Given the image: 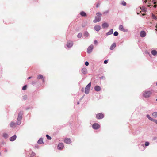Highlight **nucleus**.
Here are the masks:
<instances>
[{"mask_svg": "<svg viewBox=\"0 0 157 157\" xmlns=\"http://www.w3.org/2000/svg\"><path fill=\"white\" fill-rule=\"evenodd\" d=\"M31 78V77H29L28 78V79H29Z\"/></svg>", "mask_w": 157, "mask_h": 157, "instance_id": "48", "label": "nucleus"}, {"mask_svg": "<svg viewBox=\"0 0 157 157\" xmlns=\"http://www.w3.org/2000/svg\"><path fill=\"white\" fill-rule=\"evenodd\" d=\"M43 78V76L40 74L38 75L37 76V78L38 79H40L42 78Z\"/></svg>", "mask_w": 157, "mask_h": 157, "instance_id": "30", "label": "nucleus"}, {"mask_svg": "<svg viewBox=\"0 0 157 157\" xmlns=\"http://www.w3.org/2000/svg\"><path fill=\"white\" fill-rule=\"evenodd\" d=\"M23 113L22 112H20L18 114L17 119L21 121Z\"/></svg>", "mask_w": 157, "mask_h": 157, "instance_id": "9", "label": "nucleus"}, {"mask_svg": "<svg viewBox=\"0 0 157 157\" xmlns=\"http://www.w3.org/2000/svg\"><path fill=\"white\" fill-rule=\"evenodd\" d=\"M1 155V153L0 152V155Z\"/></svg>", "mask_w": 157, "mask_h": 157, "instance_id": "54", "label": "nucleus"}, {"mask_svg": "<svg viewBox=\"0 0 157 157\" xmlns=\"http://www.w3.org/2000/svg\"><path fill=\"white\" fill-rule=\"evenodd\" d=\"M94 29L97 31H99L101 29V27L99 25H96L94 26Z\"/></svg>", "mask_w": 157, "mask_h": 157, "instance_id": "13", "label": "nucleus"}, {"mask_svg": "<svg viewBox=\"0 0 157 157\" xmlns=\"http://www.w3.org/2000/svg\"><path fill=\"white\" fill-rule=\"evenodd\" d=\"M144 2L145 3H146V2H147V0H145V1H144Z\"/></svg>", "mask_w": 157, "mask_h": 157, "instance_id": "49", "label": "nucleus"}, {"mask_svg": "<svg viewBox=\"0 0 157 157\" xmlns=\"http://www.w3.org/2000/svg\"><path fill=\"white\" fill-rule=\"evenodd\" d=\"M94 42V44H97L98 43V42L97 40H95Z\"/></svg>", "mask_w": 157, "mask_h": 157, "instance_id": "44", "label": "nucleus"}, {"mask_svg": "<svg viewBox=\"0 0 157 157\" xmlns=\"http://www.w3.org/2000/svg\"><path fill=\"white\" fill-rule=\"evenodd\" d=\"M149 145V143L148 142H146L145 143V145L146 146H148Z\"/></svg>", "mask_w": 157, "mask_h": 157, "instance_id": "36", "label": "nucleus"}, {"mask_svg": "<svg viewBox=\"0 0 157 157\" xmlns=\"http://www.w3.org/2000/svg\"><path fill=\"white\" fill-rule=\"evenodd\" d=\"M80 15L82 16H83V17H85L86 16V13L83 11H82V12H81Z\"/></svg>", "mask_w": 157, "mask_h": 157, "instance_id": "23", "label": "nucleus"}, {"mask_svg": "<svg viewBox=\"0 0 157 157\" xmlns=\"http://www.w3.org/2000/svg\"><path fill=\"white\" fill-rule=\"evenodd\" d=\"M21 121L17 119L16 123L17 125H20L21 124Z\"/></svg>", "mask_w": 157, "mask_h": 157, "instance_id": "28", "label": "nucleus"}, {"mask_svg": "<svg viewBox=\"0 0 157 157\" xmlns=\"http://www.w3.org/2000/svg\"><path fill=\"white\" fill-rule=\"evenodd\" d=\"M151 53L153 56H156L157 54V50L154 49H152Z\"/></svg>", "mask_w": 157, "mask_h": 157, "instance_id": "15", "label": "nucleus"}, {"mask_svg": "<svg viewBox=\"0 0 157 157\" xmlns=\"http://www.w3.org/2000/svg\"><path fill=\"white\" fill-rule=\"evenodd\" d=\"M37 143L39 144H41L43 143V139L42 138H40L38 141Z\"/></svg>", "mask_w": 157, "mask_h": 157, "instance_id": "22", "label": "nucleus"}, {"mask_svg": "<svg viewBox=\"0 0 157 157\" xmlns=\"http://www.w3.org/2000/svg\"><path fill=\"white\" fill-rule=\"evenodd\" d=\"M152 17L153 19H156L157 18L153 14H152Z\"/></svg>", "mask_w": 157, "mask_h": 157, "instance_id": "38", "label": "nucleus"}, {"mask_svg": "<svg viewBox=\"0 0 157 157\" xmlns=\"http://www.w3.org/2000/svg\"><path fill=\"white\" fill-rule=\"evenodd\" d=\"M155 27H156L155 30H156V31L157 32V25Z\"/></svg>", "mask_w": 157, "mask_h": 157, "instance_id": "46", "label": "nucleus"}, {"mask_svg": "<svg viewBox=\"0 0 157 157\" xmlns=\"http://www.w3.org/2000/svg\"><path fill=\"white\" fill-rule=\"evenodd\" d=\"M156 101H157V98L156 99Z\"/></svg>", "mask_w": 157, "mask_h": 157, "instance_id": "55", "label": "nucleus"}, {"mask_svg": "<svg viewBox=\"0 0 157 157\" xmlns=\"http://www.w3.org/2000/svg\"><path fill=\"white\" fill-rule=\"evenodd\" d=\"M82 36V34L81 33H79L77 35V36L78 38H81Z\"/></svg>", "mask_w": 157, "mask_h": 157, "instance_id": "32", "label": "nucleus"}, {"mask_svg": "<svg viewBox=\"0 0 157 157\" xmlns=\"http://www.w3.org/2000/svg\"><path fill=\"white\" fill-rule=\"evenodd\" d=\"M113 35L114 36H117L118 35V33L117 31H115L113 33Z\"/></svg>", "mask_w": 157, "mask_h": 157, "instance_id": "33", "label": "nucleus"}, {"mask_svg": "<svg viewBox=\"0 0 157 157\" xmlns=\"http://www.w3.org/2000/svg\"><path fill=\"white\" fill-rule=\"evenodd\" d=\"M109 11L108 10H107L106 11H105L104 13H103V14H106V13H109Z\"/></svg>", "mask_w": 157, "mask_h": 157, "instance_id": "41", "label": "nucleus"}, {"mask_svg": "<svg viewBox=\"0 0 157 157\" xmlns=\"http://www.w3.org/2000/svg\"><path fill=\"white\" fill-rule=\"evenodd\" d=\"M89 63L87 61H86L85 62V65L86 66H87L89 65Z\"/></svg>", "mask_w": 157, "mask_h": 157, "instance_id": "40", "label": "nucleus"}, {"mask_svg": "<svg viewBox=\"0 0 157 157\" xmlns=\"http://www.w3.org/2000/svg\"><path fill=\"white\" fill-rule=\"evenodd\" d=\"M152 121L154 122L156 124H157V120H154L153 119Z\"/></svg>", "mask_w": 157, "mask_h": 157, "instance_id": "42", "label": "nucleus"}, {"mask_svg": "<svg viewBox=\"0 0 157 157\" xmlns=\"http://www.w3.org/2000/svg\"><path fill=\"white\" fill-rule=\"evenodd\" d=\"M84 35L86 37H88L89 36V33L88 32L85 31L84 33Z\"/></svg>", "mask_w": 157, "mask_h": 157, "instance_id": "24", "label": "nucleus"}, {"mask_svg": "<svg viewBox=\"0 0 157 157\" xmlns=\"http://www.w3.org/2000/svg\"><path fill=\"white\" fill-rule=\"evenodd\" d=\"M93 128L94 129H97L100 128V125L98 124L95 123L92 125Z\"/></svg>", "mask_w": 157, "mask_h": 157, "instance_id": "10", "label": "nucleus"}, {"mask_svg": "<svg viewBox=\"0 0 157 157\" xmlns=\"http://www.w3.org/2000/svg\"><path fill=\"white\" fill-rule=\"evenodd\" d=\"M113 29H110L109 31L107 32L106 33V35L107 36H109V35H111L113 34Z\"/></svg>", "mask_w": 157, "mask_h": 157, "instance_id": "18", "label": "nucleus"}, {"mask_svg": "<svg viewBox=\"0 0 157 157\" xmlns=\"http://www.w3.org/2000/svg\"><path fill=\"white\" fill-rule=\"evenodd\" d=\"M64 141L67 144H69L71 143V140L69 138L65 139L64 140Z\"/></svg>", "mask_w": 157, "mask_h": 157, "instance_id": "14", "label": "nucleus"}, {"mask_svg": "<svg viewBox=\"0 0 157 157\" xmlns=\"http://www.w3.org/2000/svg\"><path fill=\"white\" fill-rule=\"evenodd\" d=\"M16 137H17V136H16V135H14L13 136L11 137L10 138V141H14L16 139Z\"/></svg>", "mask_w": 157, "mask_h": 157, "instance_id": "16", "label": "nucleus"}, {"mask_svg": "<svg viewBox=\"0 0 157 157\" xmlns=\"http://www.w3.org/2000/svg\"><path fill=\"white\" fill-rule=\"evenodd\" d=\"M91 83L90 82L86 87L85 93L86 94H88L89 92L91 87Z\"/></svg>", "mask_w": 157, "mask_h": 157, "instance_id": "2", "label": "nucleus"}, {"mask_svg": "<svg viewBox=\"0 0 157 157\" xmlns=\"http://www.w3.org/2000/svg\"><path fill=\"white\" fill-rule=\"evenodd\" d=\"M104 64H107L108 63V60H105L104 61Z\"/></svg>", "mask_w": 157, "mask_h": 157, "instance_id": "43", "label": "nucleus"}, {"mask_svg": "<svg viewBox=\"0 0 157 157\" xmlns=\"http://www.w3.org/2000/svg\"><path fill=\"white\" fill-rule=\"evenodd\" d=\"M26 88H27V86L25 85L22 87V89L23 90H25L26 89Z\"/></svg>", "mask_w": 157, "mask_h": 157, "instance_id": "37", "label": "nucleus"}, {"mask_svg": "<svg viewBox=\"0 0 157 157\" xmlns=\"http://www.w3.org/2000/svg\"><path fill=\"white\" fill-rule=\"evenodd\" d=\"M15 124V123L12 122L10 124V126L11 127H13Z\"/></svg>", "mask_w": 157, "mask_h": 157, "instance_id": "29", "label": "nucleus"}, {"mask_svg": "<svg viewBox=\"0 0 157 157\" xmlns=\"http://www.w3.org/2000/svg\"><path fill=\"white\" fill-rule=\"evenodd\" d=\"M122 4L123 6H126V3L124 1H123L122 2Z\"/></svg>", "mask_w": 157, "mask_h": 157, "instance_id": "39", "label": "nucleus"}, {"mask_svg": "<svg viewBox=\"0 0 157 157\" xmlns=\"http://www.w3.org/2000/svg\"><path fill=\"white\" fill-rule=\"evenodd\" d=\"M109 26V25L107 23H104L102 25V27L103 28H107Z\"/></svg>", "mask_w": 157, "mask_h": 157, "instance_id": "20", "label": "nucleus"}, {"mask_svg": "<svg viewBox=\"0 0 157 157\" xmlns=\"http://www.w3.org/2000/svg\"><path fill=\"white\" fill-rule=\"evenodd\" d=\"M79 104V102H77V104H78V105Z\"/></svg>", "mask_w": 157, "mask_h": 157, "instance_id": "51", "label": "nucleus"}, {"mask_svg": "<svg viewBox=\"0 0 157 157\" xmlns=\"http://www.w3.org/2000/svg\"><path fill=\"white\" fill-rule=\"evenodd\" d=\"M152 3H153V4H154V5H148V7H150V8H151L153 6L155 8L157 6L155 5L156 3H157V0H153L152 1Z\"/></svg>", "mask_w": 157, "mask_h": 157, "instance_id": "4", "label": "nucleus"}, {"mask_svg": "<svg viewBox=\"0 0 157 157\" xmlns=\"http://www.w3.org/2000/svg\"><path fill=\"white\" fill-rule=\"evenodd\" d=\"M140 35L141 37H144L146 35V33L144 31H142L140 32Z\"/></svg>", "mask_w": 157, "mask_h": 157, "instance_id": "11", "label": "nucleus"}, {"mask_svg": "<svg viewBox=\"0 0 157 157\" xmlns=\"http://www.w3.org/2000/svg\"><path fill=\"white\" fill-rule=\"evenodd\" d=\"M5 152H6L7 151V150H5Z\"/></svg>", "mask_w": 157, "mask_h": 157, "instance_id": "50", "label": "nucleus"}, {"mask_svg": "<svg viewBox=\"0 0 157 157\" xmlns=\"http://www.w3.org/2000/svg\"><path fill=\"white\" fill-rule=\"evenodd\" d=\"M73 44L72 41L68 42L67 43V46L68 48H71Z\"/></svg>", "mask_w": 157, "mask_h": 157, "instance_id": "12", "label": "nucleus"}, {"mask_svg": "<svg viewBox=\"0 0 157 157\" xmlns=\"http://www.w3.org/2000/svg\"><path fill=\"white\" fill-rule=\"evenodd\" d=\"M36 155V154L34 152H32L30 155V157H33Z\"/></svg>", "mask_w": 157, "mask_h": 157, "instance_id": "34", "label": "nucleus"}, {"mask_svg": "<svg viewBox=\"0 0 157 157\" xmlns=\"http://www.w3.org/2000/svg\"><path fill=\"white\" fill-rule=\"evenodd\" d=\"M146 117H147L151 121H153V119L151 117L150 115L148 114H147V115H146Z\"/></svg>", "mask_w": 157, "mask_h": 157, "instance_id": "26", "label": "nucleus"}, {"mask_svg": "<svg viewBox=\"0 0 157 157\" xmlns=\"http://www.w3.org/2000/svg\"><path fill=\"white\" fill-rule=\"evenodd\" d=\"M116 46V44L115 43H113L110 47V49L111 50L114 48Z\"/></svg>", "mask_w": 157, "mask_h": 157, "instance_id": "19", "label": "nucleus"}, {"mask_svg": "<svg viewBox=\"0 0 157 157\" xmlns=\"http://www.w3.org/2000/svg\"><path fill=\"white\" fill-rule=\"evenodd\" d=\"M81 90H82V92H83V91H84V88H82Z\"/></svg>", "mask_w": 157, "mask_h": 157, "instance_id": "47", "label": "nucleus"}, {"mask_svg": "<svg viewBox=\"0 0 157 157\" xmlns=\"http://www.w3.org/2000/svg\"><path fill=\"white\" fill-rule=\"evenodd\" d=\"M96 118L98 119H102L104 117V115L103 114L99 113L96 115Z\"/></svg>", "mask_w": 157, "mask_h": 157, "instance_id": "6", "label": "nucleus"}, {"mask_svg": "<svg viewBox=\"0 0 157 157\" xmlns=\"http://www.w3.org/2000/svg\"><path fill=\"white\" fill-rule=\"evenodd\" d=\"M99 5H100V3H98L97 4V5H96V7H99Z\"/></svg>", "mask_w": 157, "mask_h": 157, "instance_id": "45", "label": "nucleus"}, {"mask_svg": "<svg viewBox=\"0 0 157 157\" xmlns=\"http://www.w3.org/2000/svg\"><path fill=\"white\" fill-rule=\"evenodd\" d=\"M119 29L122 31L127 32L128 30L127 29H125L122 25H120L119 26Z\"/></svg>", "mask_w": 157, "mask_h": 157, "instance_id": "3", "label": "nucleus"}, {"mask_svg": "<svg viewBox=\"0 0 157 157\" xmlns=\"http://www.w3.org/2000/svg\"><path fill=\"white\" fill-rule=\"evenodd\" d=\"M96 15H97V17H101L102 14H101L99 12H98L96 13Z\"/></svg>", "mask_w": 157, "mask_h": 157, "instance_id": "31", "label": "nucleus"}, {"mask_svg": "<svg viewBox=\"0 0 157 157\" xmlns=\"http://www.w3.org/2000/svg\"><path fill=\"white\" fill-rule=\"evenodd\" d=\"M64 147V145L63 143H59L58 146L57 148L59 150H62Z\"/></svg>", "mask_w": 157, "mask_h": 157, "instance_id": "7", "label": "nucleus"}, {"mask_svg": "<svg viewBox=\"0 0 157 157\" xmlns=\"http://www.w3.org/2000/svg\"><path fill=\"white\" fill-rule=\"evenodd\" d=\"M137 14H139V13H137Z\"/></svg>", "mask_w": 157, "mask_h": 157, "instance_id": "52", "label": "nucleus"}, {"mask_svg": "<svg viewBox=\"0 0 157 157\" xmlns=\"http://www.w3.org/2000/svg\"><path fill=\"white\" fill-rule=\"evenodd\" d=\"M94 46L93 45H91L87 49V52L88 53H90L93 49Z\"/></svg>", "mask_w": 157, "mask_h": 157, "instance_id": "5", "label": "nucleus"}, {"mask_svg": "<svg viewBox=\"0 0 157 157\" xmlns=\"http://www.w3.org/2000/svg\"><path fill=\"white\" fill-rule=\"evenodd\" d=\"M46 136L47 139L48 140H51V137L50 136L48 135H46Z\"/></svg>", "mask_w": 157, "mask_h": 157, "instance_id": "35", "label": "nucleus"}, {"mask_svg": "<svg viewBox=\"0 0 157 157\" xmlns=\"http://www.w3.org/2000/svg\"><path fill=\"white\" fill-rule=\"evenodd\" d=\"M156 85H157V82H156Z\"/></svg>", "mask_w": 157, "mask_h": 157, "instance_id": "53", "label": "nucleus"}, {"mask_svg": "<svg viewBox=\"0 0 157 157\" xmlns=\"http://www.w3.org/2000/svg\"><path fill=\"white\" fill-rule=\"evenodd\" d=\"M101 19V17L96 16L95 17V19L93 21V22L94 23H97V22H99L100 21Z\"/></svg>", "mask_w": 157, "mask_h": 157, "instance_id": "8", "label": "nucleus"}, {"mask_svg": "<svg viewBox=\"0 0 157 157\" xmlns=\"http://www.w3.org/2000/svg\"><path fill=\"white\" fill-rule=\"evenodd\" d=\"M3 137L5 138H7L8 137V136L7 134L6 133H4L3 134Z\"/></svg>", "mask_w": 157, "mask_h": 157, "instance_id": "25", "label": "nucleus"}, {"mask_svg": "<svg viewBox=\"0 0 157 157\" xmlns=\"http://www.w3.org/2000/svg\"><path fill=\"white\" fill-rule=\"evenodd\" d=\"M82 72L84 74H86L87 73V70L85 68H83L82 70Z\"/></svg>", "mask_w": 157, "mask_h": 157, "instance_id": "21", "label": "nucleus"}, {"mask_svg": "<svg viewBox=\"0 0 157 157\" xmlns=\"http://www.w3.org/2000/svg\"><path fill=\"white\" fill-rule=\"evenodd\" d=\"M152 92L150 91L146 90L143 92V95L145 98H148L150 97Z\"/></svg>", "mask_w": 157, "mask_h": 157, "instance_id": "1", "label": "nucleus"}, {"mask_svg": "<svg viewBox=\"0 0 157 157\" xmlns=\"http://www.w3.org/2000/svg\"><path fill=\"white\" fill-rule=\"evenodd\" d=\"M101 87L98 86H96L94 87V90L96 91H99L101 90Z\"/></svg>", "mask_w": 157, "mask_h": 157, "instance_id": "17", "label": "nucleus"}, {"mask_svg": "<svg viewBox=\"0 0 157 157\" xmlns=\"http://www.w3.org/2000/svg\"><path fill=\"white\" fill-rule=\"evenodd\" d=\"M152 115L154 117H157V112H153V113L152 114Z\"/></svg>", "mask_w": 157, "mask_h": 157, "instance_id": "27", "label": "nucleus"}]
</instances>
